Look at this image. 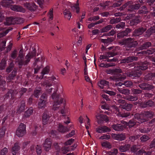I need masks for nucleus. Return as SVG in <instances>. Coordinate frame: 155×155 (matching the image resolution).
Instances as JSON below:
<instances>
[{"mask_svg": "<svg viewBox=\"0 0 155 155\" xmlns=\"http://www.w3.org/2000/svg\"><path fill=\"white\" fill-rule=\"evenodd\" d=\"M52 116L51 113L48 111H45L43 114L42 116L43 124L45 125L47 124L49 118Z\"/></svg>", "mask_w": 155, "mask_h": 155, "instance_id": "16", "label": "nucleus"}, {"mask_svg": "<svg viewBox=\"0 0 155 155\" xmlns=\"http://www.w3.org/2000/svg\"><path fill=\"white\" fill-rule=\"evenodd\" d=\"M151 154L150 152L149 151L146 152L142 149L139 150L136 153V155H150Z\"/></svg>", "mask_w": 155, "mask_h": 155, "instance_id": "44", "label": "nucleus"}, {"mask_svg": "<svg viewBox=\"0 0 155 155\" xmlns=\"http://www.w3.org/2000/svg\"><path fill=\"white\" fill-rule=\"evenodd\" d=\"M96 117L98 123L99 124L104 123H107L109 120L108 117L107 116L99 113L96 114Z\"/></svg>", "mask_w": 155, "mask_h": 155, "instance_id": "11", "label": "nucleus"}, {"mask_svg": "<svg viewBox=\"0 0 155 155\" xmlns=\"http://www.w3.org/2000/svg\"><path fill=\"white\" fill-rule=\"evenodd\" d=\"M147 29L145 26H142L135 29L133 32V35L135 37L142 35Z\"/></svg>", "mask_w": 155, "mask_h": 155, "instance_id": "14", "label": "nucleus"}, {"mask_svg": "<svg viewBox=\"0 0 155 155\" xmlns=\"http://www.w3.org/2000/svg\"><path fill=\"white\" fill-rule=\"evenodd\" d=\"M26 133V125L23 123H21L16 131V135L18 137H22Z\"/></svg>", "mask_w": 155, "mask_h": 155, "instance_id": "12", "label": "nucleus"}, {"mask_svg": "<svg viewBox=\"0 0 155 155\" xmlns=\"http://www.w3.org/2000/svg\"><path fill=\"white\" fill-rule=\"evenodd\" d=\"M154 115V113L151 111L142 112L141 114L137 113L134 114V117L137 118L139 123H145L147 121V119L153 117Z\"/></svg>", "mask_w": 155, "mask_h": 155, "instance_id": "5", "label": "nucleus"}, {"mask_svg": "<svg viewBox=\"0 0 155 155\" xmlns=\"http://www.w3.org/2000/svg\"><path fill=\"white\" fill-rule=\"evenodd\" d=\"M8 149L6 147H4L0 151V155H6L8 153Z\"/></svg>", "mask_w": 155, "mask_h": 155, "instance_id": "64", "label": "nucleus"}, {"mask_svg": "<svg viewBox=\"0 0 155 155\" xmlns=\"http://www.w3.org/2000/svg\"><path fill=\"white\" fill-rule=\"evenodd\" d=\"M33 112V109L32 107H30L26 111H25L24 115L25 118L29 117L31 115Z\"/></svg>", "mask_w": 155, "mask_h": 155, "instance_id": "32", "label": "nucleus"}, {"mask_svg": "<svg viewBox=\"0 0 155 155\" xmlns=\"http://www.w3.org/2000/svg\"><path fill=\"white\" fill-rule=\"evenodd\" d=\"M155 33V26L151 27L148 29L146 32L147 36H149L153 33Z\"/></svg>", "mask_w": 155, "mask_h": 155, "instance_id": "48", "label": "nucleus"}, {"mask_svg": "<svg viewBox=\"0 0 155 155\" xmlns=\"http://www.w3.org/2000/svg\"><path fill=\"white\" fill-rule=\"evenodd\" d=\"M17 93V91L16 90H13L12 89L9 90L8 93L6 94L3 97L5 99H8L10 97V96L11 98L13 97Z\"/></svg>", "mask_w": 155, "mask_h": 155, "instance_id": "23", "label": "nucleus"}, {"mask_svg": "<svg viewBox=\"0 0 155 155\" xmlns=\"http://www.w3.org/2000/svg\"><path fill=\"white\" fill-rule=\"evenodd\" d=\"M12 0H3L2 2V6L8 7L12 5V4L13 3Z\"/></svg>", "mask_w": 155, "mask_h": 155, "instance_id": "36", "label": "nucleus"}, {"mask_svg": "<svg viewBox=\"0 0 155 155\" xmlns=\"http://www.w3.org/2000/svg\"><path fill=\"white\" fill-rule=\"evenodd\" d=\"M7 60L5 59H3L0 63V70H4L5 69L6 65Z\"/></svg>", "mask_w": 155, "mask_h": 155, "instance_id": "49", "label": "nucleus"}, {"mask_svg": "<svg viewBox=\"0 0 155 155\" xmlns=\"http://www.w3.org/2000/svg\"><path fill=\"white\" fill-rule=\"evenodd\" d=\"M17 73V70L15 69L12 72L9 74L8 77V81L9 82L12 81L15 77Z\"/></svg>", "mask_w": 155, "mask_h": 155, "instance_id": "38", "label": "nucleus"}, {"mask_svg": "<svg viewBox=\"0 0 155 155\" xmlns=\"http://www.w3.org/2000/svg\"><path fill=\"white\" fill-rule=\"evenodd\" d=\"M131 31V29L127 28L125 30L119 32L117 35V37L119 38H122L127 35Z\"/></svg>", "mask_w": 155, "mask_h": 155, "instance_id": "24", "label": "nucleus"}, {"mask_svg": "<svg viewBox=\"0 0 155 155\" xmlns=\"http://www.w3.org/2000/svg\"><path fill=\"white\" fill-rule=\"evenodd\" d=\"M137 59L138 58L136 57L130 56L121 59V62L124 63L126 65L127 64L130 67L131 66H134V63H129L132 62L134 61H137Z\"/></svg>", "mask_w": 155, "mask_h": 155, "instance_id": "10", "label": "nucleus"}, {"mask_svg": "<svg viewBox=\"0 0 155 155\" xmlns=\"http://www.w3.org/2000/svg\"><path fill=\"white\" fill-rule=\"evenodd\" d=\"M51 141L50 139L47 138L43 144L45 150L46 151H48L51 148Z\"/></svg>", "mask_w": 155, "mask_h": 155, "instance_id": "27", "label": "nucleus"}, {"mask_svg": "<svg viewBox=\"0 0 155 155\" xmlns=\"http://www.w3.org/2000/svg\"><path fill=\"white\" fill-rule=\"evenodd\" d=\"M121 21V18L120 17L116 18H113L110 21V23L111 24H116L120 22Z\"/></svg>", "mask_w": 155, "mask_h": 155, "instance_id": "51", "label": "nucleus"}, {"mask_svg": "<svg viewBox=\"0 0 155 155\" xmlns=\"http://www.w3.org/2000/svg\"><path fill=\"white\" fill-rule=\"evenodd\" d=\"M24 6L31 12H34L38 8V6L34 3L26 2L24 4Z\"/></svg>", "mask_w": 155, "mask_h": 155, "instance_id": "15", "label": "nucleus"}, {"mask_svg": "<svg viewBox=\"0 0 155 155\" xmlns=\"http://www.w3.org/2000/svg\"><path fill=\"white\" fill-rule=\"evenodd\" d=\"M125 26V24L124 22H120L115 25V28L117 29L123 28Z\"/></svg>", "mask_w": 155, "mask_h": 155, "instance_id": "55", "label": "nucleus"}, {"mask_svg": "<svg viewBox=\"0 0 155 155\" xmlns=\"http://www.w3.org/2000/svg\"><path fill=\"white\" fill-rule=\"evenodd\" d=\"M96 131L100 134L109 132L110 131V129L106 126H99L95 128Z\"/></svg>", "mask_w": 155, "mask_h": 155, "instance_id": "17", "label": "nucleus"}, {"mask_svg": "<svg viewBox=\"0 0 155 155\" xmlns=\"http://www.w3.org/2000/svg\"><path fill=\"white\" fill-rule=\"evenodd\" d=\"M15 17L14 16L7 17L6 19V24L8 25L15 24Z\"/></svg>", "mask_w": 155, "mask_h": 155, "instance_id": "34", "label": "nucleus"}, {"mask_svg": "<svg viewBox=\"0 0 155 155\" xmlns=\"http://www.w3.org/2000/svg\"><path fill=\"white\" fill-rule=\"evenodd\" d=\"M139 104L141 107L144 108L152 107L154 105V102L151 100H149L147 101L141 102Z\"/></svg>", "mask_w": 155, "mask_h": 155, "instance_id": "20", "label": "nucleus"}, {"mask_svg": "<svg viewBox=\"0 0 155 155\" xmlns=\"http://www.w3.org/2000/svg\"><path fill=\"white\" fill-rule=\"evenodd\" d=\"M108 48L110 51L107 52L105 55H100V60L106 59L105 61H106L108 62L116 61V59L113 58L112 59H109L108 58L117 55L119 53V47H110Z\"/></svg>", "mask_w": 155, "mask_h": 155, "instance_id": "4", "label": "nucleus"}, {"mask_svg": "<svg viewBox=\"0 0 155 155\" xmlns=\"http://www.w3.org/2000/svg\"><path fill=\"white\" fill-rule=\"evenodd\" d=\"M130 147V145L128 144L120 146L119 147V150L121 152H125L129 150Z\"/></svg>", "mask_w": 155, "mask_h": 155, "instance_id": "29", "label": "nucleus"}, {"mask_svg": "<svg viewBox=\"0 0 155 155\" xmlns=\"http://www.w3.org/2000/svg\"><path fill=\"white\" fill-rule=\"evenodd\" d=\"M114 38H108L107 39H101V42L104 43L105 45H107L112 42Z\"/></svg>", "mask_w": 155, "mask_h": 155, "instance_id": "46", "label": "nucleus"}, {"mask_svg": "<svg viewBox=\"0 0 155 155\" xmlns=\"http://www.w3.org/2000/svg\"><path fill=\"white\" fill-rule=\"evenodd\" d=\"M155 0H147V6L150 10H153V15L155 16V5L154 4Z\"/></svg>", "mask_w": 155, "mask_h": 155, "instance_id": "21", "label": "nucleus"}, {"mask_svg": "<svg viewBox=\"0 0 155 155\" xmlns=\"http://www.w3.org/2000/svg\"><path fill=\"white\" fill-rule=\"evenodd\" d=\"M125 125H123L122 124H118L113 125V128L114 129L118 131L123 130L125 127Z\"/></svg>", "mask_w": 155, "mask_h": 155, "instance_id": "31", "label": "nucleus"}, {"mask_svg": "<svg viewBox=\"0 0 155 155\" xmlns=\"http://www.w3.org/2000/svg\"><path fill=\"white\" fill-rule=\"evenodd\" d=\"M134 118L130 120L128 122L123 121H121V123L123 122V124L124 125L128 126L129 128H131L132 127H136L138 126L139 124H141V123H139L138 120L137 118L134 117Z\"/></svg>", "mask_w": 155, "mask_h": 155, "instance_id": "13", "label": "nucleus"}, {"mask_svg": "<svg viewBox=\"0 0 155 155\" xmlns=\"http://www.w3.org/2000/svg\"><path fill=\"white\" fill-rule=\"evenodd\" d=\"M154 78H155V72L153 73H149L145 75L144 77V80L146 81L151 80Z\"/></svg>", "mask_w": 155, "mask_h": 155, "instance_id": "40", "label": "nucleus"}, {"mask_svg": "<svg viewBox=\"0 0 155 155\" xmlns=\"http://www.w3.org/2000/svg\"><path fill=\"white\" fill-rule=\"evenodd\" d=\"M117 90L121 93L128 95L130 93V91L127 89H123V88H118Z\"/></svg>", "mask_w": 155, "mask_h": 155, "instance_id": "45", "label": "nucleus"}, {"mask_svg": "<svg viewBox=\"0 0 155 155\" xmlns=\"http://www.w3.org/2000/svg\"><path fill=\"white\" fill-rule=\"evenodd\" d=\"M20 149V144L18 142L15 143L14 146L11 149V151L13 155H16L17 153Z\"/></svg>", "mask_w": 155, "mask_h": 155, "instance_id": "25", "label": "nucleus"}, {"mask_svg": "<svg viewBox=\"0 0 155 155\" xmlns=\"http://www.w3.org/2000/svg\"><path fill=\"white\" fill-rule=\"evenodd\" d=\"M15 24H21L22 23L23 21V19L22 18L16 17H15Z\"/></svg>", "mask_w": 155, "mask_h": 155, "instance_id": "62", "label": "nucleus"}, {"mask_svg": "<svg viewBox=\"0 0 155 155\" xmlns=\"http://www.w3.org/2000/svg\"><path fill=\"white\" fill-rule=\"evenodd\" d=\"M3 78L0 75V88H3L5 86L6 81L3 79Z\"/></svg>", "mask_w": 155, "mask_h": 155, "instance_id": "60", "label": "nucleus"}, {"mask_svg": "<svg viewBox=\"0 0 155 155\" xmlns=\"http://www.w3.org/2000/svg\"><path fill=\"white\" fill-rule=\"evenodd\" d=\"M78 2V0H77L76 3L72 4L71 6L72 11L73 12L76 11V12L77 14L79 13L80 11V8L79 7V3Z\"/></svg>", "mask_w": 155, "mask_h": 155, "instance_id": "28", "label": "nucleus"}, {"mask_svg": "<svg viewBox=\"0 0 155 155\" xmlns=\"http://www.w3.org/2000/svg\"><path fill=\"white\" fill-rule=\"evenodd\" d=\"M149 139V137L146 135H143L140 138L141 141L142 142H145L148 140Z\"/></svg>", "mask_w": 155, "mask_h": 155, "instance_id": "61", "label": "nucleus"}, {"mask_svg": "<svg viewBox=\"0 0 155 155\" xmlns=\"http://www.w3.org/2000/svg\"><path fill=\"white\" fill-rule=\"evenodd\" d=\"M118 150L117 149L114 148L111 150L107 151V153L109 155H116L118 153Z\"/></svg>", "mask_w": 155, "mask_h": 155, "instance_id": "56", "label": "nucleus"}, {"mask_svg": "<svg viewBox=\"0 0 155 155\" xmlns=\"http://www.w3.org/2000/svg\"><path fill=\"white\" fill-rule=\"evenodd\" d=\"M58 130L59 132L63 133L66 132L69 130L67 127H64L61 124H59Z\"/></svg>", "mask_w": 155, "mask_h": 155, "instance_id": "35", "label": "nucleus"}, {"mask_svg": "<svg viewBox=\"0 0 155 155\" xmlns=\"http://www.w3.org/2000/svg\"><path fill=\"white\" fill-rule=\"evenodd\" d=\"M101 145L103 147L107 148L110 149L111 148L112 146L111 144L108 142L106 141L101 143Z\"/></svg>", "mask_w": 155, "mask_h": 155, "instance_id": "59", "label": "nucleus"}, {"mask_svg": "<svg viewBox=\"0 0 155 155\" xmlns=\"http://www.w3.org/2000/svg\"><path fill=\"white\" fill-rule=\"evenodd\" d=\"M148 10L146 6L145 5H144L141 7V9L138 10L137 13L139 14L142 15L147 14L148 13Z\"/></svg>", "mask_w": 155, "mask_h": 155, "instance_id": "37", "label": "nucleus"}, {"mask_svg": "<svg viewBox=\"0 0 155 155\" xmlns=\"http://www.w3.org/2000/svg\"><path fill=\"white\" fill-rule=\"evenodd\" d=\"M116 139L119 140H124L125 137L124 135L122 134L116 135L115 136Z\"/></svg>", "mask_w": 155, "mask_h": 155, "instance_id": "54", "label": "nucleus"}, {"mask_svg": "<svg viewBox=\"0 0 155 155\" xmlns=\"http://www.w3.org/2000/svg\"><path fill=\"white\" fill-rule=\"evenodd\" d=\"M149 66V63L147 61L140 62L138 65L137 66V69L131 71L126 72L127 76L134 79L136 77H139L142 74L141 71L147 69Z\"/></svg>", "mask_w": 155, "mask_h": 155, "instance_id": "1", "label": "nucleus"}, {"mask_svg": "<svg viewBox=\"0 0 155 155\" xmlns=\"http://www.w3.org/2000/svg\"><path fill=\"white\" fill-rule=\"evenodd\" d=\"M46 103V100H43L42 99H40L38 103V107L39 108H42L44 107Z\"/></svg>", "mask_w": 155, "mask_h": 155, "instance_id": "43", "label": "nucleus"}, {"mask_svg": "<svg viewBox=\"0 0 155 155\" xmlns=\"http://www.w3.org/2000/svg\"><path fill=\"white\" fill-rule=\"evenodd\" d=\"M49 71V67L48 66H47L44 68L41 72L42 78H44V76L45 74H48Z\"/></svg>", "mask_w": 155, "mask_h": 155, "instance_id": "50", "label": "nucleus"}, {"mask_svg": "<svg viewBox=\"0 0 155 155\" xmlns=\"http://www.w3.org/2000/svg\"><path fill=\"white\" fill-rule=\"evenodd\" d=\"M107 72L108 74L117 75V78L119 79V80L120 81L124 80L126 78L125 76L122 75V71L120 69H110L107 70Z\"/></svg>", "mask_w": 155, "mask_h": 155, "instance_id": "8", "label": "nucleus"}, {"mask_svg": "<svg viewBox=\"0 0 155 155\" xmlns=\"http://www.w3.org/2000/svg\"><path fill=\"white\" fill-rule=\"evenodd\" d=\"M124 98L125 100H127L128 101H137L138 98L136 96L134 95L132 96L131 95H128L125 96L124 97Z\"/></svg>", "mask_w": 155, "mask_h": 155, "instance_id": "42", "label": "nucleus"}, {"mask_svg": "<svg viewBox=\"0 0 155 155\" xmlns=\"http://www.w3.org/2000/svg\"><path fill=\"white\" fill-rule=\"evenodd\" d=\"M11 9L15 11L25 12V10L20 5H13L11 6Z\"/></svg>", "mask_w": 155, "mask_h": 155, "instance_id": "26", "label": "nucleus"}, {"mask_svg": "<svg viewBox=\"0 0 155 155\" xmlns=\"http://www.w3.org/2000/svg\"><path fill=\"white\" fill-rule=\"evenodd\" d=\"M115 2L113 4L112 6L113 7H116L119 6L122 4L123 0H115Z\"/></svg>", "mask_w": 155, "mask_h": 155, "instance_id": "58", "label": "nucleus"}, {"mask_svg": "<svg viewBox=\"0 0 155 155\" xmlns=\"http://www.w3.org/2000/svg\"><path fill=\"white\" fill-rule=\"evenodd\" d=\"M104 22V20L101 19L100 20L94 23H92L88 25V27L89 28H91L92 27H94L96 25L101 24Z\"/></svg>", "mask_w": 155, "mask_h": 155, "instance_id": "47", "label": "nucleus"}, {"mask_svg": "<svg viewBox=\"0 0 155 155\" xmlns=\"http://www.w3.org/2000/svg\"><path fill=\"white\" fill-rule=\"evenodd\" d=\"M51 97L54 101L53 110H56L61 108V107L60 105L61 104H63V108L61 109V113L63 114H65V104L64 102V101L63 99L62 98H60L59 95L57 94L56 91L52 94Z\"/></svg>", "mask_w": 155, "mask_h": 155, "instance_id": "2", "label": "nucleus"}, {"mask_svg": "<svg viewBox=\"0 0 155 155\" xmlns=\"http://www.w3.org/2000/svg\"><path fill=\"white\" fill-rule=\"evenodd\" d=\"M139 86L141 89L146 90H151L154 87L152 84H150L144 82L139 84Z\"/></svg>", "mask_w": 155, "mask_h": 155, "instance_id": "18", "label": "nucleus"}, {"mask_svg": "<svg viewBox=\"0 0 155 155\" xmlns=\"http://www.w3.org/2000/svg\"><path fill=\"white\" fill-rule=\"evenodd\" d=\"M108 84L109 82L108 81L105 80H102L98 82V85L101 89H103L104 86H108Z\"/></svg>", "mask_w": 155, "mask_h": 155, "instance_id": "41", "label": "nucleus"}, {"mask_svg": "<svg viewBox=\"0 0 155 155\" xmlns=\"http://www.w3.org/2000/svg\"><path fill=\"white\" fill-rule=\"evenodd\" d=\"M111 5V3L110 1H105L100 4V6L102 7L103 9H106L109 8Z\"/></svg>", "mask_w": 155, "mask_h": 155, "instance_id": "39", "label": "nucleus"}, {"mask_svg": "<svg viewBox=\"0 0 155 155\" xmlns=\"http://www.w3.org/2000/svg\"><path fill=\"white\" fill-rule=\"evenodd\" d=\"M17 55V51L16 50H14L10 54V58L12 59H15L16 58Z\"/></svg>", "mask_w": 155, "mask_h": 155, "instance_id": "57", "label": "nucleus"}, {"mask_svg": "<svg viewBox=\"0 0 155 155\" xmlns=\"http://www.w3.org/2000/svg\"><path fill=\"white\" fill-rule=\"evenodd\" d=\"M151 43L149 41L146 42L143 44L139 48V50H143L147 49L151 46Z\"/></svg>", "mask_w": 155, "mask_h": 155, "instance_id": "33", "label": "nucleus"}, {"mask_svg": "<svg viewBox=\"0 0 155 155\" xmlns=\"http://www.w3.org/2000/svg\"><path fill=\"white\" fill-rule=\"evenodd\" d=\"M155 53V48H150L146 51H143L139 52L138 54H146V55H150Z\"/></svg>", "mask_w": 155, "mask_h": 155, "instance_id": "30", "label": "nucleus"}, {"mask_svg": "<svg viewBox=\"0 0 155 155\" xmlns=\"http://www.w3.org/2000/svg\"><path fill=\"white\" fill-rule=\"evenodd\" d=\"M112 28V26L110 25H109L102 28L101 29V31L102 32H106Z\"/></svg>", "mask_w": 155, "mask_h": 155, "instance_id": "53", "label": "nucleus"}, {"mask_svg": "<svg viewBox=\"0 0 155 155\" xmlns=\"http://www.w3.org/2000/svg\"><path fill=\"white\" fill-rule=\"evenodd\" d=\"M25 100H22L21 101L20 105L18 107L17 109V111L16 113L18 114H20L21 112H23L25 110Z\"/></svg>", "mask_w": 155, "mask_h": 155, "instance_id": "22", "label": "nucleus"}, {"mask_svg": "<svg viewBox=\"0 0 155 155\" xmlns=\"http://www.w3.org/2000/svg\"><path fill=\"white\" fill-rule=\"evenodd\" d=\"M132 107L133 105L132 104L127 103H125L124 104H120V108L127 111L126 112H124L123 113H122L120 114V116L122 117H126L129 116L131 117V116H133V114H131L129 112L131 110Z\"/></svg>", "mask_w": 155, "mask_h": 155, "instance_id": "6", "label": "nucleus"}, {"mask_svg": "<svg viewBox=\"0 0 155 155\" xmlns=\"http://www.w3.org/2000/svg\"><path fill=\"white\" fill-rule=\"evenodd\" d=\"M33 51L29 53L25 57L24 59L23 54H19L18 57L16 58L18 61V65L20 68H21L23 65H26L29 62L31 58L35 57L36 55V51L35 48H32Z\"/></svg>", "mask_w": 155, "mask_h": 155, "instance_id": "3", "label": "nucleus"}, {"mask_svg": "<svg viewBox=\"0 0 155 155\" xmlns=\"http://www.w3.org/2000/svg\"><path fill=\"white\" fill-rule=\"evenodd\" d=\"M109 63L104 64L101 63L100 64L101 66L103 67L108 68L110 67L114 66L115 65V64L113 63L110 62Z\"/></svg>", "mask_w": 155, "mask_h": 155, "instance_id": "52", "label": "nucleus"}, {"mask_svg": "<svg viewBox=\"0 0 155 155\" xmlns=\"http://www.w3.org/2000/svg\"><path fill=\"white\" fill-rule=\"evenodd\" d=\"M14 67V63L13 62L10 63L9 66L6 69V72L8 73L10 72L13 69Z\"/></svg>", "mask_w": 155, "mask_h": 155, "instance_id": "63", "label": "nucleus"}, {"mask_svg": "<svg viewBox=\"0 0 155 155\" xmlns=\"http://www.w3.org/2000/svg\"><path fill=\"white\" fill-rule=\"evenodd\" d=\"M135 4L128 5L127 9L128 11L131 12H136L145 3L143 0H137Z\"/></svg>", "mask_w": 155, "mask_h": 155, "instance_id": "9", "label": "nucleus"}, {"mask_svg": "<svg viewBox=\"0 0 155 155\" xmlns=\"http://www.w3.org/2000/svg\"><path fill=\"white\" fill-rule=\"evenodd\" d=\"M120 43L129 48H135L138 44L137 41L135 40L134 38H130L123 39Z\"/></svg>", "mask_w": 155, "mask_h": 155, "instance_id": "7", "label": "nucleus"}, {"mask_svg": "<svg viewBox=\"0 0 155 155\" xmlns=\"http://www.w3.org/2000/svg\"><path fill=\"white\" fill-rule=\"evenodd\" d=\"M140 16H135L130 20L129 24L131 26H135L140 23Z\"/></svg>", "mask_w": 155, "mask_h": 155, "instance_id": "19", "label": "nucleus"}]
</instances>
